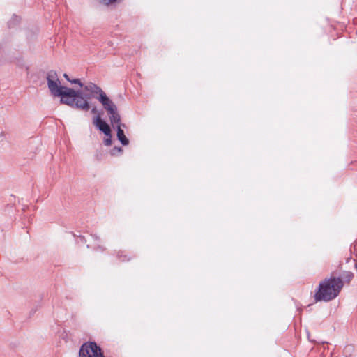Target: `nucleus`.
I'll list each match as a JSON object with an SVG mask.
<instances>
[{"label":"nucleus","instance_id":"obj_1","mask_svg":"<svg viewBox=\"0 0 357 357\" xmlns=\"http://www.w3.org/2000/svg\"><path fill=\"white\" fill-rule=\"evenodd\" d=\"M47 86L50 93L53 96L60 97V102L66 105L73 109L83 112H88L91 105L86 99L90 96L84 94L80 89L75 90L73 88L61 86L57 73L55 70H50L47 73Z\"/></svg>","mask_w":357,"mask_h":357},{"label":"nucleus","instance_id":"obj_2","mask_svg":"<svg viewBox=\"0 0 357 357\" xmlns=\"http://www.w3.org/2000/svg\"><path fill=\"white\" fill-rule=\"evenodd\" d=\"M343 281L340 278H326L321 281L314 294L317 301H330L335 298L343 287Z\"/></svg>","mask_w":357,"mask_h":357},{"label":"nucleus","instance_id":"obj_3","mask_svg":"<svg viewBox=\"0 0 357 357\" xmlns=\"http://www.w3.org/2000/svg\"><path fill=\"white\" fill-rule=\"evenodd\" d=\"M79 357H105L101 348L95 342L84 343L79 351Z\"/></svg>","mask_w":357,"mask_h":357},{"label":"nucleus","instance_id":"obj_4","mask_svg":"<svg viewBox=\"0 0 357 357\" xmlns=\"http://www.w3.org/2000/svg\"><path fill=\"white\" fill-rule=\"evenodd\" d=\"M93 123L100 131L102 132L105 135H109V133L112 132L109 125L102 119L100 113H98L97 116L93 117Z\"/></svg>","mask_w":357,"mask_h":357},{"label":"nucleus","instance_id":"obj_5","mask_svg":"<svg viewBox=\"0 0 357 357\" xmlns=\"http://www.w3.org/2000/svg\"><path fill=\"white\" fill-rule=\"evenodd\" d=\"M84 91L81 90L84 94H88L91 97L90 98L86 99L87 100L89 99H91L92 96H94V94H96L97 96H100V93H103L104 91L102 90L100 87L95 84L94 83L89 82L86 85H84L82 87Z\"/></svg>","mask_w":357,"mask_h":357},{"label":"nucleus","instance_id":"obj_6","mask_svg":"<svg viewBox=\"0 0 357 357\" xmlns=\"http://www.w3.org/2000/svg\"><path fill=\"white\" fill-rule=\"evenodd\" d=\"M107 113V115L109 119V121L113 127L115 126V124L120 123L121 122V116L118 111V107L116 105L113 107H110V109H107L105 110Z\"/></svg>","mask_w":357,"mask_h":357},{"label":"nucleus","instance_id":"obj_7","mask_svg":"<svg viewBox=\"0 0 357 357\" xmlns=\"http://www.w3.org/2000/svg\"><path fill=\"white\" fill-rule=\"evenodd\" d=\"M122 127L125 128L126 125L124 123H121L120 122L119 124V123L115 124V126L113 128L116 129V132H117L116 135H117L118 140L120 141V142L122 144L123 146H127L129 144V140L126 137V136L124 133V131L122 129Z\"/></svg>","mask_w":357,"mask_h":357},{"label":"nucleus","instance_id":"obj_8","mask_svg":"<svg viewBox=\"0 0 357 357\" xmlns=\"http://www.w3.org/2000/svg\"><path fill=\"white\" fill-rule=\"evenodd\" d=\"M95 98L101 103L105 110L109 108L110 109V107L115 105L114 102L107 96L105 92L100 93V96H96Z\"/></svg>","mask_w":357,"mask_h":357},{"label":"nucleus","instance_id":"obj_9","mask_svg":"<svg viewBox=\"0 0 357 357\" xmlns=\"http://www.w3.org/2000/svg\"><path fill=\"white\" fill-rule=\"evenodd\" d=\"M116 256H117L118 259L121 261H123V262L129 261L131 259V257H128L126 254H124V252H123V251H119L117 252V255Z\"/></svg>","mask_w":357,"mask_h":357},{"label":"nucleus","instance_id":"obj_10","mask_svg":"<svg viewBox=\"0 0 357 357\" xmlns=\"http://www.w3.org/2000/svg\"><path fill=\"white\" fill-rule=\"evenodd\" d=\"M123 149L121 147L115 146L110 151V154L112 156H116L123 153Z\"/></svg>","mask_w":357,"mask_h":357},{"label":"nucleus","instance_id":"obj_11","mask_svg":"<svg viewBox=\"0 0 357 357\" xmlns=\"http://www.w3.org/2000/svg\"><path fill=\"white\" fill-rule=\"evenodd\" d=\"M100 2L105 6L114 5L119 3L121 0H99Z\"/></svg>","mask_w":357,"mask_h":357},{"label":"nucleus","instance_id":"obj_12","mask_svg":"<svg viewBox=\"0 0 357 357\" xmlns=\"http://www.w3.org/2000/svg\"><path fill=\"white\" fill-rule=\"evenodd\" d=\"M20 22V18L17 15H13V18L8 22V26L10 28L13 26L15 24Z\"/></svg>","mask_w":357,"mask_h":357},{"label":"nucleus","instance_id":"obj_13","mask_svg":"<svg viewBox=\"0 0 357 357\" xmlns=\"http://www.w3.org/2000/svg\"><path fill=\"white\" fill-rule=\"evenodd\" d=\"M106 138L104 139V144L105 146H110L112 145V132L109 133V135H106Z\"/></svg>","mask_w":357,"mask_h":357},{"label":"nucleus","instance_id":"obj_14","mask_svg":"<svg viewBox=\"0 0 357 357\" xmlns=\"http://www.w3.org/2000/svg\"><path fill=\"white\" fill-rule=\"evenodd\" d=\"M70 83L78 84L81 88L84 86L83 83L79 79H71Z\"/></svg>","mask_w":357,"mask_h":357},{"label":"nucleus","instance_id":"obj_15","mask_svg":"<svg viewBox=\"0 0 357 357\" xmlns=\"http://www.w3.org/2000/svg\"><path fill=\"white\" fill-rule=\"evenodd\" d=\"M354 277V275L351 272H348L346 275L344 276L345 280H347V282H349Z\"/></svg>","mask_w":357,"mask_h":357},{"label":"nucleus","instance_id":"obj_16","mask_svg":"<svg viewBox=\"0 0 357 357\" xmlns=\"http://www.w3.org/2000/svg\"><path fill=\"white\" fill-rule=\"evenodd\" d=\"M6 136V132L4 131L0 132V142L3 141Z\"/></svg>","mask_w":357,"mask_h":357},{"label":"nucleus","instance_id":"obj_17","mask_svg":"<svg viewBox=\"0 0 357 357\" xmlns=\"http://www.w3.org/2000/svg\"><path fill=\"white\" fill-rule=\"evenodd\" d=\"M37 310H38L37 307L31 309V311L29 312V317L33 316Z\"/></svg>","mask_w":357,"mask_h":357},{"label":"nucleus","instance_id":"obj_18","mask_svg":"<svg viewBox=\"0 0 357 357\" xmlns=\"http://www.w3.org/2000/svg\"><path fill=\"white\" fill-rule=\"evenodd\" d=\"M95 250H100L101 251H105V248H104L102 245H98L96 248H95Z\"/></svg>","mask_w":357,"mask_h":357},{"label":"nucleus","instance_id":"obj_19","mask_svg":"<svg viewBox=\"0 0 357 357\" xmlns=\"http://www.w3.org/2000/svg\"><path fill=\"white\" fill-rule=\"evenodd\" d=\"M78 238L80 239L82 243H85L86 242V238L84 236H79Z\"/></svg>","mask_w":357,"mask_h":357},{"label":"nucleus","instance_id":"obj_20","mask_svg":"<svg viewBox=\"0 0 357 357\" xmlns=\"http://www.w3.org/2000/svg\"><path fill=\"white\" fill-rule=\"evenodd\" d=\"M63 77H64V78H65L68 82H70L71 79L70 78V77L68 76V74L64 73V74H63Z\"/></svg>","mask_w":357,"mask_h":357},{"label":"nucleus","instance_id":"obj_21","mask_svg":"<svg viewBox=\"0 0 357 357\" xmlns=\"http://www.w3.org/2000/svg\"><path fill=\"white\" fill-rule=\"evenodd\" d=\"M98 112V110L96 107H93L91 109V113L96 114Z\"/></svg>","mask_w":357,"mask_h":357},{"label":"nucleus","instance_id":"obj_22","mask_svg":"<svg viewBox=\"0 0 357 357\" xmlns=\"http://www.w3.org/2000/svg\"><path fill=\"white\" fill-rule=\"evenodd\" d=\"M92 237L96 240V241H100V238L99 236H98L97 235L94 234V235H91Z\"/></svg>","mask_w":357,"mask_h":357}]
</instances>
